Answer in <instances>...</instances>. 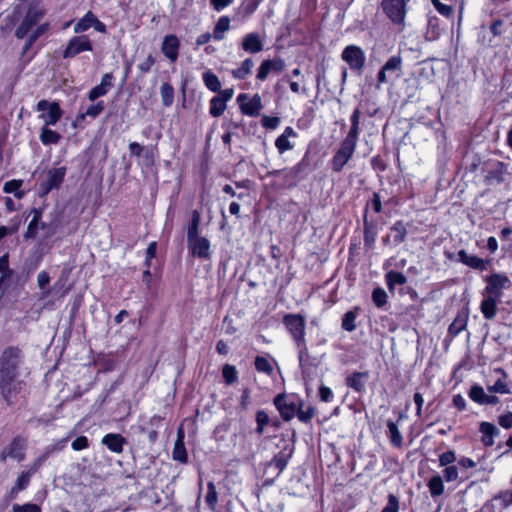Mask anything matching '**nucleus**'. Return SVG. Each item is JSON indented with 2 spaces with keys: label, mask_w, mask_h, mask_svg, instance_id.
<instances>
[{
  "label": "nucleus",
  "mask_w": 512,
  "mask_h": 512,
  "mask_svg": "<svg viewBox=\"0 0 512 512\" xmlns=\"http://www.w3.org/2000/svg\"><path fill=\"white\" fill-rule=\"evenodd\" d=\"M101 443L106 446L110 452L121 454L124 450V446L127 444V439L119 433H107L103 436Z\"/></svg>",
  "instance_id": "obj_20"
},
{
  "label": "nucleus",
  "mask_w": 512,
  "mask_h": 512,
  "mask_svg": "<svg viewBox=\"0 0 512 512\" xmlns=\"http://www.w3.org/2000/svg\"><path fill=\"white\" fill-rule=\"evenodd\" d=\"M296 178L301 182L302 180L306 179L310 172L306 170L300 163H296L294 166L290 167Z\"/></svg>",
  "instance_id": "obj_64"
},
{
  "label": "nucleus",
  "mask_w": 512,
  "mask_h": 512,
  "mask_svg": "<svg viewBox=\"0 0 512 512\" xmlns=\"http://www.w3.org/2000/svg\"><path fill=\"white\" fill-rule=\"evenodd\" d=\"M24 181L22 179H12L4 183L3 192L13 194L16 199H22L26 192L21 190Z\"/></svg>",
  "instance_id": "obj_31"
},
{
  "label": "nucleus",
  "mask_w": 512,
  "mask_h": 512,
  "mask_svg": "<svg viewBox=\"0 0 512 512\" xmlns=\"http://www.w3.org/2000/svg\"><path fill=\"white\" fill-rule=\"evenodd\" d=\"M205 502L209 509L215 510L217 502H218V494L216 491V486L212 481H209L207 483V492L205 495Z\"/></svg>",
  "instance_id": "obj_47"
},
{
  "label": "nucleus",
  "mask_w": 512,
  "mask_h": 512,
  "mask_svg": "<svg viewBox=\"0 0 512 512\" xmlns=\"http://www.w3.org/2000/svg\"><path fill=\"white\" fill-rule=\"evenodd\" d=\"M486 286L484 293L501 300L504 290L511 287L510 279L502 273H493L485 278Z\"/></svg>",
  "instance_id": "obj_10"
},
{
  "label": "nucleus",
  "mask_w": 512,
  "mask_h": 512,
  "mask_svg": "<svg viewBox=\"0 0 512 512\" xmlns=\"http://www.w3.org/2000/svg\"><path fill=\"white\" fill-rule=\"evenodd\" d=\"M46 15L45 7L39 1L29 3L25 16L15 30V37L23 39L28 32Z\"/></svg>",
  "instance_id": "obj_4"
},
{
  "label": "nucleus",
  "mask_w": 512,
  "mask_h": 512,
  "mask_svg": "<svg viewBox=\"0 0 512 512\" xmlns=\"http://www.w3.org/2000/svg\"><path fill=\"white\" fill-rule=\"evenodd\" d=\"M458 260L461 263H463L473 269H477V270H481V271L486 269V262L483 259H481L475 255L468 254L465 250H460L458 252Z\"/></svg>",
  "instance_id": "obj_27"
},
{
  "label": "nucleus",
  "mask_w": 512,
  "mask_h": 512,
  "mask_svg": "<svg viewBox=\"0 0 512 512\" xmlns=\"http://www.w3.org/2000/svg\"><path fill=\"white\" fill-rule=\"evenodd\" d=\"M242 49L251 54L259 53L263 50V42L256 32L248 33L242 40Z\"/></svg>",
  "instance_id": "obj_25"
},
{
  "label": "nucleus",
  "mask_w": 512,
  "mask_h": 512,
  "mask_svg": "<svg viewBox=\"0 0 512 512\" xmlns=\"http://www.w3.org/2000/svg\"><path fill=\"white\" fill-rule=\"evenodd\" d=\"M202 80L206 88L211 92L220 91L221 82L218 76L212 70L208 69L205 72H203Z\"/></svg>",
  "instance_id": "obj_36"
},
{
  "label": "nucleus",
  "mask_w": 512,
  "mask_h": 512,
  "mask_svg": "<svg viewBox=\"0 0 512 512\" xmlns=\"http://www.w3.org/2000/svg\"><path fill=\"white\" fill-rule=\"evenodd\" d=\"M227 108V103H225L223 100L218 98L217 96H214L209 101V114L212 117H220L224 111Z\"/></svg>",
  "instance_id": "obj_43"
},
{
  "label": "nucleus",
  "mask_w": 512,
  "mask_h": 512,
  "mask_svg": "<svg viewBox=\"0 0 512 512\" xmlns=\"http://www.w3.org/2000/svg\"><path fill=\"white\" fill-rule=\"evenodd\" d=\"M356 148L341 142L339 148L334 152L328 162L329 168L333 173H341L348 162L353 158Z\"/></svg>",
  "instance_id": "obj_9"
},
{
  "label": "nucleus",
  "mask_w": 512,
  "mask_h": 512,
  "mask_svg": "<svg viewBox=\"0 0 512 512\" xmlns=\"http://www.w3.org/2000/svg\"><path fill=\"white\" fill-rule=\"evenodd\" d=\"M36 110L43 112L40 117L43 119L46 126L56 125L63 115V110L56 101L49 102L45 99L40 100L36 105Z\"/></svg>",
  "instance_id": "obj_14"
},
{
  "label": "nucleus",
  "mask_w": 512,
  "mask_h": 512,
  "mask_svg": "<svg viewBox=\"0 0 512 512\" xmlns=\"http://www.w3.org/2000/svg\"><path fill=\"white\" fill-rule=\"evenodd\" d=\"M172 458L173 460L178 461L181 464L188 463V454L184 442H180V440L175 441L172 450Z\"/></svg>",
  "instance_id": "obj_40"
},
{
  "label": "nucleus",
  "mask_w": 512,
  "mask_h": 512,
  "mask_svg": "<svg viewBox=\"0 0 512 512\" xmlns=\"http://www.w3.org/2000/svg\"><path fill=\"white\" fill-rule=\"evenodd\" d=\"M0 274L4 277H11L13 270L9 267V254L5 253L0 257Z\"/></svg>",
  "instance_id": "obj_60"
},
{
  "label": "nucleus",
  "mask_w": 512,
  "mask_h": 512,
  "mask_svg": "<svg viewBox=\"0 0 512 512\" xmlns=\"http://www.w3.org/2000/svg\"><path fill=\"white\" fill-rule=\"evenodd\" d=\"M361 311L359 306H355L352 310L347 311L343 317L341 322V328L347 332H353L357 328L356 319Z\"/></svg>",
  "instance_id": "obj_28"
},
{
  "label": "nucleus",
  "mask_w": 512,
  "mask_h": 512,
  "mask_svg": "<svg viewBox=\"0 0 512 512\" xmlns=\"http://www.w3.org/2000/svg\"><path fill=\"white\" fill-rule=\"evenodd\" d=\"M255 421H256V433L260 436L264 433L265 428L270 424V417L268 413L259 409L255 413Z\"/></svg>",
  "instance_id": "obj_44"
},
{
  "label": "nucleus",
  "mask_w": 512,
  "mask_h": 512,
  "mask_svg": "<svg viewBox=\"0 0 512 512\" xmlns=\"http://www.w3.org/2000/svg\"><path fill=\"white\" fill-rule=\"evenodd\" d=\"M407 234L406 226L403 221H396L393 226L390 228V234L388 237L392 238L393 244L395 246L400 245L404 242Z\"/></svg>",
  "instance_id": "obj_32"
},
{
  "label": "nucleus",
  "mask_w": 512,
  "mask_h": 512,
  "mask_svg": "<svg viewBox=\"0 0 512 512\" xmlns=\"http://www.w3.org/2000/svg\"><path fill=\"white\" fill-rule=\"evenodd\" d=\"M114 75L111 72L104 73L101 77L100 84L94 86L87 94L90 101H95L98 98L106 95L113 87Z\"/></svg>",
  "instance_id": "obj_18"
},
{
  "label": "nucleus",
  "mask_w": 512,
  "mask_h": 512,
  "mask_svg": "<svg viewBox=\"0 0 512 512\" xmlns=\"http://www.w3.org/2000/svg\"><path fill=\"white\" fill-rule=\"evenodd\" d=\"M174 87L169 82L162 83L160 95L164 107H170L174 101Z\"/></svg>",
  "instance_id": "obj_41"
},
{
  "label": "nucleus",
  "mask_w": 512,
  "mask_h": 512,
  "mask_svg": "<svg viewBox=\"0 0 512 512\" xmlns=\"http://www.w3.org/2000/svg\"><path fill=\"white\" fill-rule=\"evenodd\" d=\"M262 108V100L258 93L254 94L246 103L240 105L241 113L249 117L259 116Z\"/></svg>",
  "instance_id": "obj_24"
},
{
  "label": "nucleus",
  "mask_w": 512,
  "mask_h": 512,
  "mask_svg": "<svg viewBox=\"0 0 512 512\" xmlns=\"http://www.w3.org/2000/svg\"><path fill=\"white\" fill-rule=\"evenodd\" d=\"M371 168L378 172L383 173L387 170V161L379 154L373 156L370 160Z\"/></svg>",
  "instance_id": "obj_56"
},
{
  "label": "nucleus",
  "mask_w": 512,
  "mask_h": 512,
  "mask_svg": "<svg viewBox=\"0 0 512 512\" xmlns=\"http://www.w3.org/2000/svg\"><path fill=\"white\" fill-rule=\"evenodd\" d=\"M494 373L500 375V377L494 382V388L497 390V393L510 394L511 391H510L508 383L506 381V379H507L506 372L501 368H497L494 370Z\"/></svg>",
  "instance_id": "obj_45"
},
{
  "label": "nucleus",
  "mask_w": 512,
  "mask_h": 512,
  "mask_svg": "<svg viewBox=\"0 0 512 512\" xmlns=\"http://www.w3.org/2000/svg\"><path fill=\"white\" fill-rule=\"evenodd\" d=\"M187 250L188 254L193 258L200 260L211 259V243L205 236H199L192 240H187Z\"/></svg>",
  "instance_id": "obj_15"
},
{
  "label": "nucleus",
  "mask_w": 512,
  "mask_h": 512,
  "mask_svg": "<svg viewBox=\"0 0 512 512\" xmlns=\"http://www.w3.org/2000/svg\"><path fill=\"white\" fill-rule=\"evenodd\" d=\"M486 393L482 386L473 385L469 391V397L476 403L480 405H484V400L486 398Z\"/></svg>",
  "instance_id": "obj_52"
},
{
  "label": "nucleus",
  "mask_w": 512,
  "mask_h": 512,
  "mask_svg": "<svg viewBox=\"0 0 512 512\" xmlns=\"http://www.w3.org/2000/svg\"><path fill=\"white\" fill-rule=\"evenodd\" d=\"M254 366L257 372L264 373L271 376L274 372V367L271 360L265 356H256L254 360Z\"/></svg>",
  "instance_id": "obj_38"
},
{
  "label": "nucleus",
  "mask_w": 512,
  "mask_h": 512,
  "mask_svg": "<svg viewBox=\"0 0 512 512\" xmlns=\"http://www.w3.org/2000/svg\"><path fill=\"white\" fill-rule=\"evenodd\" d=\"M399 511V500L398 498L390 493L388 495V502L381 512H398Z\"/></svg>",
  "instance_id": "obj_63"
},
{
  "label": "nucleus",
  "mask_w": 512,
  "mask_h": 512,
  "mask_svg": "<svg viewBox=\"0 0 512 512\" xmlns=\"http://www.w3.org/2000/svg\"><path fill=\"white\" fill-rule=\"evenodd\" d=\"M360 132V125H351L347 135L343 138L341 142L357 148Z\"/></svg>",
  "instance_id": "obj_48"
},
{
  "label": "nucleus",
  "mask_w": 512,
  "mask_h": 512,
  "mask_svg": "<svg viewBox=\"0 0 512 512\" xmlns=\"http://www.w3.org/2000/svg\"><path fill=\"white\" fill-rule=\"evenodd\" d=\"M263 1L264 0H243L239 7V11H240L241 15L244 18L250 17L251 15H253L256 12L259 5Z\"/></svg>",
  "instance_id": "obj_46"
},
{
  "label": "nucleus",
  "mask_w": 512,
  "mask_h": 512,
  "mask_svg": "<svg viewBox=\"0 0 512 512\" xmlns=\"http://www.w3.org/2000/svg\"><path fill=\"white\" fill-rule=\"evenodd\" d=\"M222 377L227 385H231L238 380V372L234 365L225 364L222 367Z\"/></svg>",
  "instance_id": "obj_49"
},
{
  "label": "nucleus",
  "mask_w": 512,
  "mask_h": 512,
  "mask_svg": "<svg viewBox=\"0 0 512 512\" xmlns=\"http://www.w3.org/2000/svg\"><path fill=\"white\" fill-rule=\"evenodd\" d=\"M180 46L179 38L175 34H168L163 38L161 51L167 59L174 63L179 57Z\"/></svg>",
  "instance_id": "obj_17"
},
{
  "label": "nucleus",
  "mask_w": 512,
  "mask_h": 512,
  "mask_svg": "<svg viewBox=\"0 0 512 512\" xmlns=\"http://www.w3.org/2000/svg\"><path fill=\"white\" fill-rule=\"evenodd\" d=\"M380 7L384 15L397 26L403 25L407 13L406 0H382Z\"/></svg>",
  "instance_id": "obj_6"
},
{
  "label": "nucleus",
  "mask_w": 512,
  "mask_h": 512,
  "mask_svg": "<svg viewBox=\"0 0 512 512\" xmlns=\"http://www.w3.org/2000/svg\"><path fill=\"white\" fill-rule=\"evenodd\" d=\"M49 28H50L49 22L39 24L28 37L32 41L36 42L43 34H45L49 30Z\"/></svg>",
  "instance_id": "obj_61"
},
{
  "label": "nucleus",
  "mask_w": 512,
  "mask_h": 512,
  "mask_svg": "<svg viewBox=\"0 0 512 512\" xmlns=\"http://www.w3.org/2000/svg\"><path fill=\"white\" fill-rule=\"evenodd\" d=\"M482 434V442L485 446L490 447L494 444V437L500 434V430L490 422H482L479 427Z\"/></svg>",
  "instance_id": "obj_26"
},
{
  "label": "nucleus",
  "mask_w": 512,
  "mask_h": 512,
  "mask_svg": "<svg viewBox=\"0 0 512 512\" xmlns=\"http://www.w3.org/2000/svg\"><path fill=\"white\" fill-rule=\"evenodd\" d=\"M341 58L346 62L352 71L361 72L365 66L366 56L363 49L357 45L346 46L341 54Z\"/></svg>",
  "instance_id": "obj_13"
},
{
  "label": "nucleus",
  "mask_w": 512,
  "mask_h": 512,
  "mask_svg": "<svg viewBox=\"0 0 512 512\" xmlns=\"http://www.w3.org/2000/svg\"><path fill=\"white\" fill-rule=\"evenodd\" d=\"M273 404L283 421H291L297 416L299 408H303L304 400L295 393H279L273 399Z\"/></svg>",
  "instance_id": "obj_3"
},
{
  "label": "nucleus",
  "mask_w": 512,
  "mask_h": 512,
  "mask_svg": "<svg viewBox=\"0 0 512 512\" xmlns=\"http://www.w3.org/2000/svg\"><path fill=\"white\" fill-rule=\"evenodd\" d=\"M285 68V62L281 57H275L273 59H266L260 64L256 78L263 82L267 79L270 72L280 73Z\"/></svg>",
  "instance_id": "obj_16"
},
{
  "label": "nucleus",
  "mask_w": 512,
  "mask_h": 512,
  "mask_svg": "<svg viewBox=\"0 0 512 512\" xmlns=\"http://www.w3.org/2000/svg\"><path fill=\"white\" fill-rule=\"evenodd\" d=\"M483 300L480 305L481 313L487 320H492L497 315V305L501 302L500 299L492 297L482 292Z\"/></svg>",
  "instance_id": "obj_23"
},
{
  "label": "nucleus",
  "mask_w": 512,
  "mask_h": 512,
  "mask_svg": "<svg viewBox=\"0 0 512 512\" xmlns=\"http://www.w3.org/2000/svg\"><path fill=\"white\" fill-rule=\"evenodd\" d=\"M387 426L390 434L391 443L395 446H400L402 443V436L396 423L389 421Z\"/></svg>",
  "instance_id": "obj_55"
},
{
  "label": "nucleus",
  "mask_w": 512,
  "mask_h": 512,
  "mask_svg": "<svg viewBox=\"0 0 512 512\" xmlns=\"http://www.w3.org/2000/svg\"><path fill=\"white\" fill-rule=\"evenodd\" d=\"M39 139L41 143L46 146L57 144L61 139V135L57 131L50 129L45 125L41 128Z\"/></svg>",
  "instance_id": "obj_37"
},
{
  "label": "nucleus",
  "mask_w": 512,
  "mask_h": 512,
  "mask_svg": "<svg viewBox=\"0 0 512 512\" xmlns=\"http://www.w3.org/2000/svg\"><path fill=\"white\" fill-rule=\"evenodd\" d=\"M43 207H33L30 210V214L32 215V219L28 223L27 229L24 233V239H34L36 238L39 230V224L43 216Z\"/></svg>",
  "instance_id": "obj_22"
},
{
  "label": "nucleus",
  "mask_w": 512,
  "mask_h": 512,
  "mask_svg": "<svg viewBox=\"0 0 512 512\" xmlns=\"http://www.w3.org/2000/svg\"><path fill=\"white\" fill-rule=\"evenodd\" d=\"M275 147L280 155L294 148V144L289 138L279 135L275 140Z\"/></svg>",
  "instance_id": "obj_54"
},
{
  "label": "nucleus",
  "mask_w": 512,
  "mask_h": 512,
  "mask_svg": "<svg viewBox=\"0 0 512 512\" xmlns=\"http://www.w3.org/2000/svg\"><path fill=\"white\" fill-rule=\"evenodd\" d=\"M378 234L377 222L373 219H368L366 213L363 214V239L366 248L373 247Z\"/></svg>",
  "instance_id": "obj_21"
},
{
  "label": "nucleus",
  "mask_w": 512,
  "mask_h": 512,
  "mask_svg": "<svg viewBox=\"0 0 512 512\" xmlns=\"http://www.w3.org/2000/svg\"><path fill=\"white\" fill-rule=\"evenodd\" d=\"M432 495L437 496L443 492L444 485L440 476H433L428 483Z\"/></svg>",
  "instance_id": "obj_57"
},
{
  "label": "nucleus",
  "mask_w": 512,
  "mask_h": 512,
  "mask_svg": "<svg viewBox=\"0 0 512 512\" xmlns=\"http://www.w3.org/2000/svg\"><path fill=\"white\" fill-rule=\"evenodd\" d=\"M66 173L67 168L65 166L49 169L45 180L39 184V196L46 197L52 190L59 189L65 180Z\"/></svg>",
  "instance_id": "obj_5"
},
{
  "label": "nucleus",
  "mask_w": 512,
  "mask_h": 512,
  "mask_svg": "<svg viewBox=\"0 0 512 512\" xmlns=\"http://www.w3.org/2000/svg\"><path fill=\"white\" fill-rule=\"evenodd\" d=\"M32 474L28 471H23L17 478L15 484L11 488V490L8 493V498L13 499L16 497V495L26 489L30 483Z\"/></svg>",
  "instance_id": "obj_30"
},
{
  "label": "nucleus",
  "mask_w": 512,
  "mask_h": 512,
  "mask_svg": "<svg viewBox=\"0 0 512 512\" xmlns=\"http://www.w3.org/2000/svg\"><path fill=\"white\" fill-rule=\"evenodd\" d=\"M369 373L355 371L345 377V385L353 391L362 394L366 391V381Z\"/></svg>",
  "instance_id": "obj_19"
},
{
  "label": "nucleus",
  "mask_w": 512,
  "mask_h": 512,
  "mask_svg": "<svg viewBox=\"0 0 512 512\" xmlns=\"http://www.w3.org/2000/svg\"><path fill=\"white\" fill-rule=\"evenodd\" d=\"M93 51V44L88 35H77L69 39L62 52L63 59H71L82 52Z\"/></svg>",
  "instance_id": "obj_11"
},
{
  "label": "nucleus",
  "mask_w": 512,
  "mask_h": 512,
  "mask_svg": "<svg viewBox=\"0 0 512 512\" xmlns=\"http://www.w3.org/2000/svg\"><path fill=\"white\" fill-rule=\"evenodd\" d=\"M372 301L377 308H382L387 304V293L381 288L377 287L372 291Z\"/></svg>",
  "instance_id": "obj_50"
},
{
  "label": "nucleus",
  "mask_w": 512,
  "mask_h": 512,
  "mask_svg": "<svg viewBox=\"0 0 512 512\" xmlns=\"http://www.w3.org/2000/svg\"><path fill=\"white\" fill-rule=\"evenodd\" d=\"M104 109V101L100 100L97 103L90 105L84 112V115H87L91 118H97L104 111Z\"/></svg>",
  "instance_id": "obj_59"
},
{
  "label": "nucleus",
  "mask_w": 512,
  "mask_h": 512,
  "mask_svg": "<svg viewBox=\"0 0 512 512\" xmlns=\"http://www.w3.org/2000/svg\"><path fill=\"white\" fill-rule=\"evenodd\" d=\"M280 117L263 115L261 118V125L267 130H274L280 124Z\"/></svg>",
  "instance_id": "obj_58"
},
{
  "label": "nucleus",
  "mask_w": 512,
  "mask_h": 512,
  "mask_svg": "<svg viewBox=\"0 0 512 512\" xmlns=\"http://www.w3.org/2000/svg\"><path fill=\"white\" fill-rule=\"evenodd\" d=\"M282 323L298 349V359L301 364L309 356L305 339L306 319L299 313H287L283 316Z\"/></svg>",
  "instance_id": "obj_2"
},
{
  "label": "nucleus",
  "mask_w": 512,
  "mask_h": 512,
  "mask_svg": "<svg viewBox=\"0 0 512 512\" xmlns=\"http://www.w3.org/2000/svg\"><path fill=\"white\" fill-rule=\"evenodd\" d=\"M253 66L252 58H246L238 68L231 71V75L236 80H244L252 73Z\"/></svg>",
  "instance_id": "obj_35"
},
{
  "label": "nucleus",
  "mask_w": 512,
  "mask_h": 512,
  "mask_svg": "<svg viewBox=\"0 0 512 512\" xmlns=\"http://www.w3.org/2000/svg\"><path fill=\"white\" fill-rule=\"evenodd\" d=\"M27 439L17 435L0 452V463H5L8 458L22 462L26 457Z\"/></svg>",
  "instance_id": "obj_8"
},
{
  "label": "nucleus",
  "mask_w": 512,
  "mask_h": 512,
  "mask_svg": "<svg viewBox=\"0 0 512 512\" xmlns=\"http://www.w3.org/2000/svg\"><path fill=\"white\" fill-rule=\"evenodd\" d=\"M89 447V440L86 436L80 435L71 443V448L74 451H81Z\"/></svg>",
  "instance_id": "obj_62"
},
{
  "label": "nucleus",
  "mask_w": 512,
  "mask_h": 512,
  "mask_svg": "<svg viewBox=\"0 0 512 512\" xmlns=\"http://www.w3.org/2000/svg\"><path fill=\"white\" fill-rule=\"evenodd\" d=\"M371 209L375 214H380L383 209L382 197L379 192H373L369 200H367L364 208V213L368 214V210Z\"/></svg>",
  "instance_id": "obj_42"
},
{
  "label": "nucleus",
  "mask_w": 512,
  "mask_h": 512,
  "mask_svg": "<svg viewBox=\"0 0 512 512\" xmlns=\"http://www.w3.org/2000/svg\"><path fill=\"white\" fill-rule=\"evenodd\" d=\"M388 289L392 292L396 285L403 286L407 282L406 276L399 271L390 270L385 274Z\"/></svg>",
  "instance_id": "obj_34"
},
{
  "label": "nucleus",
  "mask_w": 512,
  "mask_h": 512,
  "mask_svg": "<svg viewBox=\"0 0 512 512\" xmlns=\"http://www.w3.org/2000/svg\"><path fill=\"white\" fill-rule=\"evenodd\" d=\"M201 222V214L198 210H193L187 223V240H192L195 237H199Z\"/></svg>",
  "instance_id": "obj_29"
},
{
  "label": "nucleus",
  "mask_w": 512,
  "mask_h": 512,
  "mask_svg": "<svg viewBox=\"0 0 512 512\" xmlns=\"http://www.w3.org/2000/svg\"><path fill=\"white\" fill-rule=\"evenodd\" d=\"M291 456L292 450L287 451V449H283L274 455L271 461L267 463L264 469V475H268L271 469L275 470V474L272 477H267L265 479V484H272L274 480L280 476V474L286 469Z\"/></svg>",
  "instance_id": "obj_12"
},
{
  "label": "nucleus",
  "mask_w": 512,
  "mask_h": 512,
  "mask_svg": "<svg viewBox=\"0 0 512 512\" xmlns=\"http://www.w3.org/2000/svg\"><path fill=\"white\" fill-rule=\"evenodd\" d=\"M316 414V408L312 405L308 406L305 410L303 408H299L297 413V418L300 422L304 424H308L314 418Z\"/></svg>",
  "instance_id": "obj_53"
},
{
  "label": "nucleus",
  "mask_w": 512,
  "mask_h": 512,
  "mask_svg": "<svg viewBox=\"0 0 512 512\" xmlns=\"http://www.w3.org/2000/svg\"><path fill=\"white\" fill-rule=\"evenodd\" d=\"M230 22L231 20L227 15H223L218 19L212 33L215 41H221L224 39L225 32L230 29Z\"/></svg>",
  "instance_id": "obj_33"
},
{
  "label": "nucleus",
  "mask_w": 512,
  "mask_h": 512,
  "mask_svg": "<svg viewBox=\"0 0 512 512\" xmlns=\"http://www.w3.org/2000/svg\"><path fill=\"white\" fill-rule=\"evenodd\" d=\"M95 14L92 11H88L81 19H79L74 25V32L81 34L93 27Z\"/></svg>",
  "instance_id": "obj_39"
},
{
  "label": "nucleus",
  "mask_w": 512,
  "mask_h": 512,
  "mask_svg": "<svg viewBox=\"0 0 512 512\" xmlns=\"http://www.w3.org/2000/svg\"><path fill=\"white\" fill-rule=\"evenodd\" d=\"M267 176H273L276 178L271 182L270 186L277 191L294 189L300 183L290 167L269 171Z\"/></svg>",
  "instance_id": "obj_7"
},
{
  "label": "nucleus",
  "mask_w": 512,
  "mask_h": 512,
  "mask_svg": "<svg viewBox=\"0 0 512 512\" xmlns=\"http://www.w3.org/2000/svg\"><path fill=\"white\" fill-rule=\"evenodd\" d=\"M494 506H496L499 509H505L509 505L512 504V492L511 491H505L502 492L499 496L495 497L493 499Z\"/></svg>",
  "instance_id": "obj_51"
},
{
  "label": "nucleus",
  "mask_w": 512,
  "mask_h": 512,
  "mask_svg": "<svg viewBox=\"0 0 512 512\" xmlns=\"http://www.w3.org/2000/svg\"><path fill=\"white\" fill-rule=\"evenodd\" d=\"M25 365V355L19 345H9L0 353V395L7 405L15 403L17 396L26 387L23 379L29 374Z\"/></svg>",
  "instance_id": "obj_1"
}]
</instances>
